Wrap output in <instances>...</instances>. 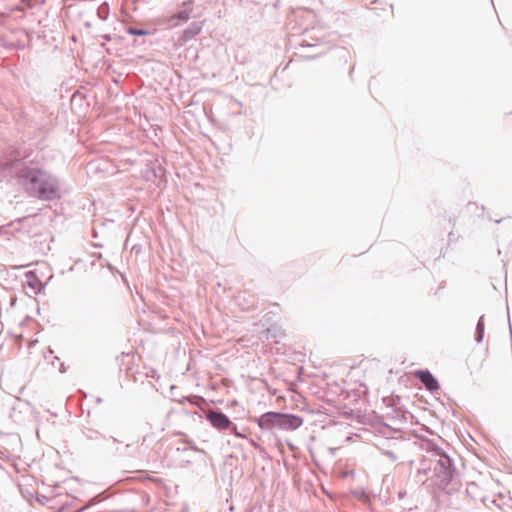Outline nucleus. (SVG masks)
I'll use <instances>...</instances> for the list:
<instances>
[{"instance_id": "1", "label": "nucleus", "mask_w": 512, "mask_h": 512, "mask_svg": "<svg viewBox=\"0 0 512 512\" xmlns=\"http://www.w3.org/2000/svg\"><path fill=\"white\" fill-rule=\"evenodd\" d=\"M23 177L29 182L30 190L39 198L50 200L58 196V185L51 176L37 169L23 171Z\"/></svg>"}, {"instance_id": "2", "label": "nucleus", "mask_w": 512, "mask_h": 512, "mask_svg": "<svg viewBox=\"0 0 512 512\" xmlns=\"http://www.w3.org/2000/svg\"><path fill=\"white\" fill-rule=\"evenodd\" d=\"M257 424L261 429L278 427L281 430L289 431L298 429L303 424V419L292 414L267 412L257 419Z\"/></svg>"}, {"instance_id": "3", "label": "nucleus", "mask_w": 512, "mask_h": 512, "mask_svg": "<svg viewBox=\"0 0 512 512\" xmlns=\"http://www.w3.org/2000/svg\"><path fill=\"white\" fill-rule=\"evenodd\" d=\"M207 419L215 428L220 430L227 429L231 424V421L225 414L212 410L208 411Z\"/></svg>"}, {"instance_id": "4", "label": "nucleus", "mask_w": 512, "mask_h": 512, "mask_svg": "<svg viewBox=\"0 0 512 512\" xmlns=\"http://www.w3.org/2000/svg\"><path fill=\"white\" fill-rule=\"evenodd\" d=\"M416 376L421 380L427 389L433 391L439 388L437 380L429 371H418Z\"/></svg>"}, {"instance_id": "5", "label": "nucleus", "mask_w": 512, "mask_h": 512, "mask_svg": "<svg viewBox=\"0 0 512 512\" xmlns=\"http://www.w3.org/2000/svg\"><path fill=\"white\" fill-rule=\"evenodd\" d=\"M174 19H180L182 21H187L189 19V13L186 11H182L178 13L177 15H174L170 18V21H173Z\"/></svg>"}, {"instance_id": "6", "label": "nucleus", "mask_w": 512, "mask_h": 512, "mask_svg": "<svg viewBox=\"0 0 512 512\" xmlns=\"http://www.w3.org/2000/svg\"><path fill=\"white\" fill-rule=\"evenodd\" d=\"M130 33L134 34V35H144V34H146V32L143 31V30H130Z\"/></svg>"}, {"instance_id": "7", "label": "nucleus", "mask_w": 512, "mask_h": 512, "mask_svg": "<svg viewBox=\"0 0 512 512\" xmlns=\"http://www.w3.org/2000/svg\"><path fill=\"white\" fill-rule=\"evenodd\" d=\"M483 329H484L483 322H478L477 330L479 332V337H481V333L483 332Z\"/></svg>"}]
</instances>
